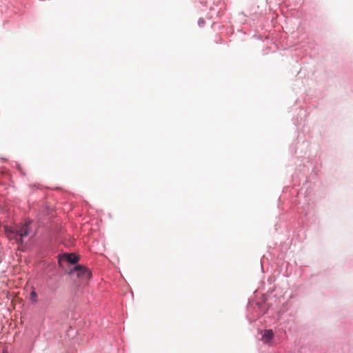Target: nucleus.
Segmentation results:
<instances>
[{
    "label": "nucleus",
    "instance_id": "nucleus-1",
    "mask_svg": "<svg viewBox=\"0 0 353 353\" xmlns=\"http://www.w3.org/2000/svg\"><path fill=\"white\" fill-rule=\"evenodd\" d=\"M30 223H26L22 225H17L14 228H6V235L10 239H14L17 244L23 243V238L29 234Z\"/></svg>",
    "mask_w": 353,
    "mask_h": 353
},
{
    "label": "nucleus",
    "instance_id": "nucleus-2",
    "mask_svg": "<svg viewBox=\"0 0 353 353\" xmlns=\"http://www.w3.org/2000/svg\"><path fill=\"white\" fill-rule=\"evenodd\" d=\"M77 272V276L81 279L83 282H86L91 276V272L85 267L78 265L74 267L71 273Z\"/></svg>",
    "mask_w": 353,
    "mask_h": 353
},
{
    "label": "nucleus",
    "instance_id": "nucleus-3",
    "mask_svg": "<svg viewBox=\"0 0 353 353\" xmlns=\"http://www.w3.org/2000/svg\"><path fill=\"white\" fill-rule=\"evenodd\" d=\"M78 260L79 258L74 254H64L60 257L59 263L67 261L71 264H75Z\"/></svg>",
    "mask_w": 353,
    "mask_h": 353
},
{
    "label": "nucleus",
    "instance_id": "nucleus-4",
    "mask_svg": "<svg viewBox=\"0 0 353 353\" xmlns=\"http://www.w3.org/2000/svg\"><path fill=\"white\" fill-rule=\"evenodd\" d=\"M274 333L272 330H265L263 331L261 340L264 343H269L273 339Z\"/></svg>",
    "mask_w": 353,
    "mask_h": 353
},
{
    "label": "nucleus",
    "instance_id": "nucleus-5",
    "mask_svg": "<svg viewBox=\"0 0 353 353\" xmlns=\"http://www.w3.org/2000/svg\"><path fill=\"white\" fill-rule=\"evenodd\" d=\"M30 299L33 302H37V292L34 290H32L31 292V293H30Z\"/></svg>",
    "mask_w": 353,
    "mask_h": 353
},
{
    "label": "nucleus",
    "instance_id": "nucleus-6",
    "mask_svg": "<svg viewBox=\"0 0 353 353\" xmlns=\"http://www.w3.org/2000/svg\"><path fill=\"white\" fill-rule=\"evenodd\" d=\"M205 23V21L203 19L201 18L198 21V24L200 27H203Z\"/></svg>",
    "mask_w": 353,
    "mask_h": 353
}]
</instances>
